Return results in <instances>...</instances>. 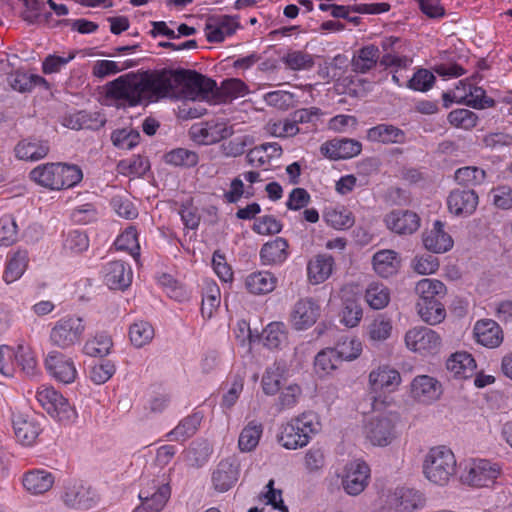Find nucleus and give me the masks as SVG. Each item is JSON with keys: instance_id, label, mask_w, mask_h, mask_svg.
I'll list each match as a JSON object with an SVG mask.
<instances>
[{"instance_id": "obj_60", "label": "nucleus", "mask_w": 512, "mask_h": 512, "mask_svg": "<svg viewBox=\"0 0 512 512\" xmlns=\"http://www.w3.org/2000/svg\"><path fill=\"white\" fill-rule=\"evenodd\" d=\"M363 316L361 305L352 299H348L344 302L343 308L340 312V322L346 327H356Z\"/></svg>"}, {"instance_id": "obj_1", "label": "nucleus", "mask_w": 512, "mask_h": 512, "mask_svg": "<svg viewBox=\"0 0 512 512\" xmlns=\"http://www.w3.org/2000/svg\"><path fill=\"white\" fill-rule=\"evenodd\" d=\"M106 96L129 106H136L143 100H157L160 98L159 72L122 75L106 84Z\"/></svg>"}, {"instance_id": "obj_17", "label": "nucleus", "mask_w": 512, "mask_h": 512, "mask_svg": "<svg viewBox=\"0 0 512 512\" xmlns=\"http://www.w3.org/2000/svg\"><path fill=\"white\" fill-rule=\"evenodd\" d=\"M45 366L55 380L64 384L74 382L78 375L74 361L59 352H50L46 357Z\"/></svg>"}, {"instance_id": "obj_4", "label": "nucleus", "mask_w": 512, "mask_h": 512, "mask_svg": "<svg viewBox=\"0 0 512 512\" xmlns=\"http://www.w3.org/2000/svg\"><path fill=\"white\" fill-rule=\"evenodd\" d=\"M320 429L318 416L312 412H305L282 426L279 441L286 449L302 448Z\"/></svg>"}, {"instance_id": "obj_39", "label": "nucleus", "mask_w": 512, "mask_h": 512, "mask_svg": "<svg viewBox=\"0 0 512 512\" xmlns=\"http://www.w3.org/2000/svg\"><path fill=\"white\" fill-rule=\"evenodd\" d=\"M367 138L383 144L403 143L405 133L393 125L380 124L368 130Z\"/></svg>"}, {"instance_id": "obj_62", "label": "nucleus", "mask_w": 512, "mask_h": 512, "mask_svg": "<svg viewBox=\"0 0 512 512\" xmlns=\"http://www.w3.org/2000/svg\"><path fill=\"white\" fill-rule=\"evenodd\" d=\"M89 246V240L85 233L79 230L69 231L63 241V249L69 254H78Z\"/></svg>"}, {"instance_id": "obj_14", "label": "nucleus", "mask_w": 512, "mask_h": 512, "mask_svg": "<svg viewBox=\"0 0 512 512\" xmlns=\"http://www.w3.org/2000/svg\"><path fill=\"white\" fill-rule=\"evenodd\" d=\"M62 499L69 507L88 510L96 504L98 496L90 486L82 482L72 481L64 486Z\"/></svg>"}, {"instance_id": "obj_3", "label": "nucleus", "mask_w": 512, "mask_h": 512, "mask_svg": "<svg viewBox=\"0 0 512 512\" xmlns=\"http://www.w3.org/2000/svg\"><path fill=\"white\" fill-rule=\"evenodd\" d=\"M30 178L40 186L51 190H61L77 185L83 178L76 165L46 163L38 165L30 172Z\"/></svg>"}, {"instance_id": "obj_35", "label": "nucleus", "mask_w": 512, "mask_h": 512, "mask_svg": "<svg viewBox=\"0 0 512 512\" xmlns=\"http://www.w3.org/2000/svg\"><path fill=\"white\" fill-rule=\"evenodd\" d=\"M277 285V278L269 271L252 272L245 278L247 291L254 295H264L272 292Z\"/></svg>"}, {"instance_id": "obj_44", "label": "nucleus", "mask_w": 512, "mask_h": 512, "mask_svg": "<svg viewBox=\"0 0 512 512\" xmlns=\"http://www.w3.org/2000/svg\"><path fill=\"white\" fill-rule=\"evenodd\" d=\"M324 219L329 226L338 230L348 229L355 222L353 213L343 206L328 208L324 213Z\"/></svg>"}, {"instance_id": "obj_21", "label": "nucleus", "mask_w": 512, "mask_h": 512, "mask_svg": "<svg viewBox=\"0 0 512 512\" xmlns=\"http://www.w3.org/2000/svg\"><path fill=\"white\" fill-rule=\"evenodd\" d=\"M240 464L236 458L221 460L212 473V484L215 490L226 492L238 481Z\"/></svg>"}, {"instance_id": "obj_6", "label": "nucleus", "mask_w": 512, "mask_h": 512, "mask_svg": "<svg viewBox=\"0 0 512 512\" xmlns=\"http://www.w3.org/2000/svg\"><path fill=\"white\" fill-rule=\"evenodd\" d=\"M404 343L411 352L427 356L440 351L442 338L438 332L428 327L416 326L406 331Z\"/></svg>"}, {"instance_id": "obj_19", "label": "nucleus", "mask_w": 512, "mask_h": 512, "mask_svg": "<svg viewBox=\"0 0 512 512\" xmlns=\"http://www.w3.org/2000/svg\"><path fill=\"white\" fill-rule=\"evenodd\" d=\"M12 423L17 441L24 446L33 445L42 431L38 418L33 414L15 413Z\"/></svg>"}, {"instance_id": "obj_43", "label": "nucleus", "mask_w": 512, "mask_h": 512, "mask_svg": "<svg viewBox=\"0 0 512 512\" xmlns=\"http://www.w3.org/2000/svg\"><path fill=\"white\" fill-rule=\"evenodd\" d=\"M9 86L18 92L31 91L35 86L47 85V81L35 74H29L22 71H15L7 77Z\"/></svg>"}, {"instance_id": "obj_42", "label": "nucleus", "mask_w": 512, "mask_h": 512, "mask_svg": "<svg viewBox=\"0 0 512 512\" xmlns=\"http://www.w3.org/2000/svg\"><path fill=\"white\" fill-rule=\"evenodd\" d=\"M379 59V49L375 45H367L358 50L352 59L353 71L366 73L373 69Z\"/></svg>"}, {"instance_id": "obj_55", "label": "nucleus", "mask_w": 512, "mask_h": 512, "mask_svg": "<svg viewBox=\"0 0 512 512\" xmlns=\"http://www.w3.org/2000/svg\"><path fill=\"white\" fill-rule=\"evenodd\" d=\"M221 302L220 289L215 283H209L206 286L202 299L201 313L204 318H211L218 309Z\"/></svg>"}, {"instance_id": "obj_2", "label": "nucleus", "mask_w": 512, "mask_h": 512, "mask_svg": "<svg viewBox=\"0 0 512 512\" xmlns=\"http://www.w3.org/2000/svg\"><path fill=\"white\" fill-rule=\"evenodd\" d=\"M159 77L160 98L203 101L216 85L215 81L193 71H161Z\"/></svg>"}, {"instance_id": "obj_53", "label": "nucleus", "mask_w": 512, "mask_h": 512, "mask_svg": "<svg viewBox=\"0 0 512 512\" xmlns=\"http://www.w3.org/2000/svg\"><path fill=\"white\" fill-rule=\"evenodd\" d=\"M333 349H335L340 362L353 361L361 355L362 343L356 337H346L340 340Z\"/></svg>"}, {"instance_id": "obj_31", "label": "nucleus", "mask_w": 512, "mask_h": 512, "mask_svg": "<svg viewBox=\"0 0 512 512\" xmlns=\"http://www.w3.org/2000/svg\"><path fill=\"white\" fill-rule=\"evenodd\" d=\"M334 259L327 254L314 256L307 265L308 280L311 284L317 285L326 281L332 274Z\"/></svg>"}, {"instance_id": "obj_54", "label": "nucleus", "mask_w": 512, "mask_h": 512, "mask_svg": "<svg viewBox=\"0 0 512 512\" xmlns=\"http://www.w3.org/2000/svg\"><path fill=\"white\" fill-rule=\"evenodd\" d=\"M366 302L373 309H383L390 301V291L382 283H371L365 293Z\"/></svg>"}, {"instance_id": "obj_9", "label": "nucleus", "mask_w": 512, "mask_h": 512, "mask_svg": "<svg viewBox=\"0 0 512 512\" xmlns=\"http://www.w3.org/2000/svg\"><path fill=\"white\" fill-rule=\"evenodd\" d=\"M36 399L51 417L61 422L70 421L75 415L67 399L51 386L39 387Z\"/></svg>"}, {"instance_id": "obj_48", "label": "nucleus", "mask_w": 512, "mask_h": 512, "mask_svg": "<svg viewBox=\"0 0 512 512\" xmlns=\"http://www.w3.org/2000/svg\"><path fill=\"white\" fill-rule=\"evenodd\" d=\"M416 310L421 320L429 325H437L446 318V310L441 301L416 304Z\"/></svg>"}, {"instance_id": "obj_50", "label": "nucleus", "mask_w": 512, "mask_h": 512, "mask_svg": "<svg viewBox=\"0 0 512 512\" xmlns=\"http://www.w3.org/2000/svg\"><path fill=\"white\" fill-rule=\"evenodd\" d=\"M393 330L392 320L386 315L380 314L375 317L367 326L369 340L381 342L387 340Z\"/></svg>"}, {"instance_id": "obj_46", "label": "nucleus", "mask_w": 512, "mask_h": 512, "mask_svg": "<svg viewBox=\"0 0 512 512\" xmlns=\"http://www.w3.org/2000/svg\"><path fill=\"white\" fill-rule=\"evenodd\" d=\"M134 60H125L116 62L112 60H97L92 66V75L96 78L103 79L110 75H115L123 70L136 66Z\"/></svg>"}, {"instance_id": "obj_15", "label": "nucleus", "mask_w": 512, "mask_h": 512, "mask_svg": "<svg viewBox=\"0 0 512 512\" xmlns=\"http://www.w3.org/2000/svg\"><path fill=\"white\" fill-rule=\"evenodd\" d=\"M442 394L439 381L429 375H418L410 383L409 395L417 403L429 405Z\"/></svg>"}, {"instance_id": "obj_10", "label": "nucleus", "mask_w": 512, "mask_h": 512, "mask_svg": "<svg viewBox=\"0 0 512 512\" xmlns=\"http://www.w3.org/2000/svg\"><path fill=\"white\" fill-rule=\"evenodd\" d=\"M397 417L393 414L372 417L364 426L365 438L374 446H387L395 437Z\"/></svg>"}, {"instance_id": "obj_12", "label": "nucleus", "mask_w": 512, "mask_h": 512, "mask_svg": "<svg viewBox=\"0 0 512 512\" xmlns=\"http://www.w3.org/2000/svg\"><path fill=\"white\" fill-rule=\"evenodd\" d=\"M370 479V468L363 461L348 463L341 476V484L344 491L351 496L361 494L367 487Z\"/></svg>"}, {"instance_id": "obj_38", "label": "nucleus", "mask_w": 512, "mask_h": 512, "mask_svg": "<svg viewBox=\"0 0 512 512\" xmlns=\"http://www.w3.org/2000/svg\"><path fill=\"white\" fill-rule=\"evenodd\" d=\"M29 263L27 251L19 250L7 259L2 279L6 284H11L22 277Z\"/></svg>"}, {"instance_id": "obj_28", "label": "nucleus", "mask_w": 512, "mask_h": 512, "mask_svg": "<svg viewBox=\"0 0 512 512\" xmlns=\"http://www.w3.org/2000/svg\"><path fill=\"white\" fill-rule=\"evenodd\" d=\"M103 278L111 289L123 290L132 282V270L122 261H112L105 265Z\"/></svg>"}, {"instance_id": "obj_22", "label": "nucleus", "mask_w": 512, "mask_h": 512, "mask_svg": "<svg viewBox=\"0 0 512 512\" xmlns=\"http://www.w3.org/2000/svg\"><path fill=\"white\" fill-rule=\"evenodd\" d=\"M154 492L151 489L144 487L139 493L141 504L137 506L133 512H160L167 504L171 496V488L168 483L153 486Z\"/></svg>"}, {"instance_id": "obj_30", "label": "nucleus", "mask_w": 512, "mask_h": 512, "mask_svg": "<svg viewBox=\"0 0 512 512\" xmlns=\"http://www.w3.org/2000/svg\"><path fill=\"white\" fill-rule=\"evenodd\" d=\"M289 255V243L282 237L265 243L260 249V259L263 265H280L287 260Z\"/></svg>"}, {"instance_id": "obj_64", "label": "nucleus", "mask_w": 512, "mask_h": 512, "mask_svg": "<svg viewBox=\"0 0 512 512\" xmlns=\"http://www.w3.org/2000/svg\"><path fill=\"white\" fill-rule=\"evenodd\" d=\"M410 266L419 275H431L438 271L440 263L433 255H417L412 259Z\"/></svg>"}, {"instance_id": "obj_61", "label": "nucleus", "mask_w": 512, "mask_h": 512, "mask_svg": "<svg viewBox=\"0 0 512 512\" xmlns=\"http://www.w3.org/2000/svg\"><path fill=\"white\" fill-rule=\"evenodd\" d=\"M19 366L26 374H33L37 361L33 351L28 345L18 344L15 349V366Z\"/></svg>"}, {"instance_id": "obj_20", "label": "nucleus", "mask_w": 512, "mask_h": 512, "mask_svg": "<svg viewBox=\"0 0 512 512\" xmlns=\"http://www.w3.org/2000/svg\"><path fill=\"white\" fill-rule=\"evenodd\" d=\"M420 221L417 213L404 209L392 210L384 218L386 227L398 235L415 233L420 227Z\"/></svg>"}, {"instance_id": "obj_47", "label": "nucleus", "mask_w": 512, "mask_h": 512, "mask_svg": "<svg viewBox=\"0 0 512 512\" xmlns=\"http://www.w3.org/2000/svg\"><path fill=\"white\" fill-rule=\"evenodd\" d=\"M263 343L269 349H280L287 343V330L282 322H272L262 333Z\"/></svg>"}, {"instance_id": "obj_33", "label": "nucleus", "mask_w": 512, "mask_h": 512, "mask_svg": "<svg viewBox=\"0 0 512 512\" xmlns=\"http://www.w3.org/2000/svg\"><path fill=\"white\" fill-rule=\"evenodd\" d=\"M415 293L418 296L416 304L440 301L447 293L446 286L438 279L423 278L416 283Z\"/></svg>"}, {"instance_id": "obj_29", "label": "nucleus", "mask_w": 512, "mask_h": 512, "mask_svg": "<svg viewBox=\"0 0 512 512\" xmlns=\"http://www.w3.org/2000/svg\"><path fill=\"white\" fill-rule=\"evenodd\" d=\"M372 266L377 275L388 278L398 273L401 257L392 249L379 250L372 257Z\"/></svg>"}, {"instance_id": "obj_18", "label": "nucleus", "mask_w": 512, "mask_h": 512, "mask_svg": "<svg viewBox=\"0 0 512 512\" xmlns=\"http://www.w3.org/2000/svg\"><path fill=\"white\" fill-rule=\"evenodd\" d=\"M239 28L236 17L222 14L211 15L205 23L206 38L211 43H220Z\"/></svg>"}, {"instance_id": "obj_8", "label": "nucleus", "mask_w": 512, "mask_h": 512, "mask_svg": "<svg viewBox=\"0 0 512 512\" xmlns=\"http://www.w3.org/2000/svg\"><path fill=\"white\" fill-rule=\"evenodd\" d=\"M234 133L233 127L218 119L201 121L193 124L189 129L190 138L200 145L218 143Z\"/></svg>"}, {"instance_id": "obj_24", "label": "nucleus", "mask_w": 512, "mask_h": 512, "mask_svg": "<svg viewBox=\"0 0 512 512\" xmlns=\"http://www.w3.org/2000/svg\"><path fill=\"white\" fill-rule=\"evenodd\" d=\"M362 150L360 142L353 139H333L323 143L320 152L323 156L332 159H348L357 156Z\"/></svg>"}, {"instance_id": "obj_27", "label": "nucleus", "mask_w": 512, "mask_h": 512, "mask_svg": "<svg viewBox=\"0 0 512 512\" xmlns=\"http://www.w3.org/2000/svg\"><path fill=\"white\" fill-rule=\"evenodd\" d=\"M425 248L433 253H445L453 247V239L444 230V223L437 220L432 227L423 234Z\"/></svg>"}, {"instance_id": "obj_34", "label": "nucleus", "mask_w": 512, "mask_h": 512, "mask_svg": "<svg viewBox=\"0 0 512 512\" xmlns=\"http://www.w3.org/2000/svg\"><path fill=\"white\" fill-rule=\"evenodd\" d=\"M54 476L43 469L31 470L23 476V486L31 494L39 495L49 491L54 484Z\"/></svg>"}, {"instance_id": "obj_16", "label": "nucleus", "mask_w": 512, "mask_h": 512, "mask_svg": "<svg viewBox=\"0 0 512 512\" xmlns=\"http://www.w3.org/2000/svg\"><path fill=\"white\" fill-rule=\"evenodd\" d=\"M321 315L320 304L312 298L298 300L292 308L290 321L296 330H306L313 326Z\"/></svg>"}, {"instance_id": "obj_7", "label": "nucleus", "mask_w": 512, "mask_h": 512, "mask_svg": "<svg viewBox=\"0 0 512 512\" xmlns=\"http://www.w3.org/2000/svg\"><path fill=\"white\" fill-rule=\"evenodd\" d=\"M85 330L82 318L65 316L60 318L52 327L49 340L52 345L67 349L80 341Z\"/></svg>"}, {"instance_id": "obj_63", "label": "nucleus", "mask_w": 512, "mask_h": 512, "mask_svg": "<svg viewBox=\"0 0 512 512\" xmlns=\"http://www.w3.org/2000/svg\"><path fill=\"white\" fill-rule=\"evenodd\" d=\"M448 121L457 128L471 130L477 125L478 117L468 109H456L449 113Z\"/></svg>"}, {"instance_id": "obj_56", "label": "nucleus", "mask_w": 512, "mask_h": 512, "mask_svg": "<svg viewBox=\"0 0 512 512\" xmlns=\"http://www.w3.org/2000/svg\"><path fill=\"white\" fill-rule=\"evenodd\" d=\"M129 337L134 346L143 347L153 339L154 328L146 321L135 322L130 327Z\"/></svg>"}, {"instance_id": "obj_25", "label": "nucleus", "mask_w": 512, "mask_h": 512, "mask_svg": "<svg viewBox=\"0 0 512 512\" xmlns=\"http://www.w3.org/2000/svg\"><path fill=\"white\" fill-rule=\"evenodd\" d=\"M479 197L474 190H453L447 199L448 209L457 216H469L478 206Z\"/></svg>"}, {"instance_id": "obj_58", "label": "nucleus", "mask_w": 512, "mask_h": 512, "mask_svg": "<svg viewBox=\"0 0 512 512\" xmlns=\"http://www.w3.org/2000/svg\"><path fill=\"white\" fill-rule=\"evenodd\" d=\"M112 339L106 333L97 334L93 339L88 340L84 346L86 354L93 357H103L110 353Z\"/></svg>"}, {"instance_id": "obj_40", "label": "nucleus", "mask_w": 512, "mask_h": 512, "mask_svg": "<svg viewBox=\"0 0 512 512\" xmlns=\"http://www.w3.org/2000/svg\"><path fill=\"white\" fill-rule=\"evenodd\" d=\"M48 152V145L36 139L22 140L15 147L16 157L22 160L37 161L44 158Z\"/></svg>"}, {"instance_id": "obj_59", "label": "nucleus", "mask_w": 512, "mask_h": 512, "mask_svg": "<svg viewBox=\"0 0 512 512\" xmlns=\"http://www.w3.org/2000/svg\"><path fill=\"white\" fill-rule=\"evenodd\" d=\"M485 178L486 172L475 166L462 167L455 172V180L463 186L479 185Z\"/></svg>"}, {"instance_id": "obj_57", "label": "nucleus", "mask_w": 512, "mask_h": 512, "mask_svg": "<svg viewBox=\"0 0 512 512\" xmlns=\"http://www.w3.org/2000/svg\"><path fill=\"white\" fill-rule=\"evenodd\" d=\"M165 162L174 166L193 167L198 163V154L185 148H176L166 153Z\"/></svg>"}, {"instance_id": "obj_11", "label": "nucleus", "mask_w": 512, "mask_h": 512, "mask_svg": "<svg viewBox=\"0 0 512 512\" xmlns=\"http://www.w3.org/2000/svg\"><path fill=\"white\" fill-rule=\"evenodd\" d=\"M500 474V467L485 459L471 460L461 479L464 483L474 487H486L495 482Z\"/></svg>"}, {"instance_id": "obj_32", "label": "nucleus", "mask_w": 512, "mask_h": 512, "mask_svg": "<svg viewBox=\"0 0 512 512\" xmlns=\"http://www.w3.org/2000/svg\"><path fill=\"white\" fill-rule=\"evenodd\" d=\"M285 365L275 362L268 366L261 379V388L264 394L268 396L276 395L286 384Z\"/></svg>"}, {"instance_id": "obj_23", "label": "nucleus", "mask_w": 512, "mask_h": 512, "mask_svg": "<svg viewBox=\"0 0 512 512\" xmlns=\"http://www.w3.org/2000/svg\"><path fill=\"white\" fill-rule=\"evenodd\" d=\"M475 341L487 348H497L504 339L503 331L499 324L492 319L478 320L473 327Z\"/></svg>"}, {"instance_id": "obj_5", "label": "nucleus", "mask_w": 512, "mask_h": 512, "mask_svg": "<svg viewBox=\"0 0 512 512\" xmlns=\"http://www.w3.org/2000/svg\"><path fill=\"white\" fill-rule=\"evenodd\" d=\"M423 474L435 485H446L456 474V458L452 450L446 446L431 448L423 461Z\"/></svg>"}, {"instance_id": "obj_13", "label": "nucleus", "mask_w": 512, "mask_h": 512, "mask_svg": "<svg viewBox=\"0 0 512 512\" xmlns=\"http://www.w3.org/2000/svg\"><path fill=\"white\" fill-rule=\"evenodd\" d=\"M424 502L419 491L402 487L386 495L384 509L388 512H412L422 507Z\"/></svg>"}, {"instance_id": "obj_37", "label": "nucleus", "mask_w": 512, "mask_h": 512, "mask_svg": "<svg viewBox=\"0 0 512 512\" xmlns=\"http://www.w3.org/2000/svg\"><path fill=\"white\" fill-rule=\"evenodd\" d=\"M341 364L333 348H325L318 352L314 358L313 371L321 379L333 375Z\"/></svg>"}, {"instance_id": "obj_51", "label": "nucleus", "mask_w": 512, "mask_h": 512, "mask_svg": "<svg viewBox=\"0 0 512 512\" xmlns=\"http://www.w3.org/2000/svg\"><path fill=\"white\" fill-rule=\"evenodd\" d=\"M263 433V427L255 421L249 422L241 431L238 440L239 449L242 452L254 450Z\"/></svg>"}, {"instance_id": "obj_36", "label": "nucleus", "mask_w": 512, "mask_h": 512, "mask_svg": "<svg viewBox=\"0 0 512 512\" xmlns=\"http://www.w3.org/2000/svg\"><path fill=\"white\" fill-rule=\"evenodd\" d=\"M446 367L453 377L466 379L474 374L476 362L471 354L456 352L449 357Z\"/></svg>"}, {"instance_id": "obj_41", "label": "nucleus", "mask_w": 512, "mask_h": 512, "mask_svg": "<svg viewBox=\"0 0 512 512\" xmlns=\"http://www.w3.org/2000/svg\"><path fill=\"white\" fill-rule=\"evenodd\" d=\"M281 155L282 148L278 143H266L251 149L246 158L252 165L263 166Z\"/></svg>"}, {"instance_id": "obj_26", "label": "nucleus", "mask_w": 512, "mask_h": 512, "mask_svg": "<svg viewBox=\"0 0 512 512\" xmlns=\"http://www.w3.org/2000/svg\"><path fill=\"white\" fill-rule=\"evenodd\" d=\"M401 382L399 371L390 366H380L369 374V385L373 391L394 392Z\"/></svg>"}, {"instance_id": "obj_45", "label": "nucleus", "mask_w": 512, "mask_h": 512, "mask_svg": "<svg viewBox=\"0 0 512 512\" xmlns=\"http://www.w3.org/2000/svg\"><path fill=\"white\" fill-rule=\"evenodd\" d=\"M275 401L277 411L282 412L294 408L302 397V388L297 383L285 384L277 393Z\"/></svg>"}, {"instance_id": "obj_49", "label": "nucleus", "mask_w": 512, "mask_h": 512, "mask_svg": "<svg viewBox=\"0 0 512 512\" xmlns=\"http://www.w3.org/2000/svg\"><path fill=\"white\" fill-rule=\"evenodd\" d=\"M203 416L200 413H194L184 418L180 423L170 432L171 440L185 441L192 437L198 430Z\"/></svg>"}, {"instance_id": "obj_52", "label": "nucleus", "mask_w": 512, "mask_h": 512, "mask_svg": "<svg viewBox=\"0 0 512 512\" xmlns=\"http://www.w3.org/2000/svg\"><path fill=\"white\" fill-rule=\"evenodd\" d=\"M115 247L117 250L128 252L136 261L140 256V245L138 233L132 226L126 228L116 239Z\"/></svg>"}]
</instances>
